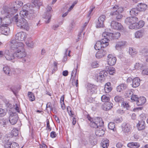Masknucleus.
I'll return each mask as SVG.
<instances>
[{"label": "nucleus", "instance_id": "f257e3e1", "mask_svg": "<svg viewBox=\"0 0 148 148\" xmlns=\"http://www.w3.org/2000/svg\"><path fill=\"white\" fill-rule=\"evenodd\" d=\"M12 49L15 50L14 55L15 57L21 60V62H25L27 58L26 53L24 48V44L22 42H17L15 40L11 42L10 45Z\"/></svg>", "mask_w": 148, "mask_h": 148}, {"label": "nucleus", "instance_id": "f03ea898", "mask_svg": "<svg viewBox=\"0 0 148 148\" xmlns=\"http://www.w3.org/2000/svg\"><path fill=\"white\" fill-rule=\"evenodd\" d=\"M23 4V3L21 1H16L11 3L9 7L4 8L1 13L2 14L7 15V16L11 17Z\"/></svg>", "mask_w": 148, "mask_h": 148}, {"label": "nucleus", "instance_id": "7ed1b4c3", "mask_svg": "<svg viewBox=\"0 0 148 148\" xmlns=\"http://www.w3.org/2000/svg\"><path fill=\"white\" fill-rule=\"evenodd\" d=\"M34 8L32 4H27L24 5L20 13L21 17H25L28 19H32L33 18V15L34 13V10L32 9Z\"/></svg>", "mask_w": 148, "mask_h": 148}, {"label": "nucleus", "instance_id": "20e7f679", "mask_svg": "<svg viewBox=\"0 0 148 148\" xmlns=\"http://www.w3.org/2000/svg\"><path fill=\"white\" fill-rule=\"evenodd\" d=\"M5 17L3 18L0 29L2 34L8 35L10 32V29L8 26L12 22L11 17L5 15Z\"/></svg>", "mask_w": 148, "mask_h": 148}, {"label": "nucleus", "instance_id": "39448f33", "mask_svg": "<svg viewBox=\"0 0 148 148\" xmlns=\"http://www.w3.org/2000/svg\"><path fill=\"white\" fill-rule=\"evenodd\" d=\"M21 19L18 20V14H16L14 16H12L11 17L12 21H14L16 22L17 26L19 28L24 29L28 31L29 30V28L28 23L25 19V17H21Z\"/></svg>", "mask_w": 148, "mask_h": 148}, {"label": "nucleus", "instance_id": "423d86ee", "mask_svg": "<svg viewBox=\"0 0 148 148\" xmlns=\"http://www.w3.org/2000/svg\"><path fill=\"white\" fill-rule=\"evenodd\" d=\"M112 10L110 13V15L116 16V19L117 21H119L123 16L121 14L123 10V8L116 5L112 8Z\"/></svg>", "mask_w": 148, "mask_h": 148}, {"label": "nucleus", "instance_id": "0eeeda50", "mask_svg": "<svg viewBox=\"0 0 148 148\" xmlns=\"http://www.w3.org/2000/svg\"><path fill=\"white\" fill-rule=\"evenodd\" d=\"M90 125L92 128L96 129L99 127H101L103 125V122L101 118L97 117L92 120L89 123Z\"/></svg>", "mask_w": 148, "mask_h": 148}, {"label": "nucleus", "instance_id": "6e6552de", "mask_svg": "<svg viewBox=\"0 0 148 148\" xmlns=\"http://www.w3.org/2000/svg\"><path fill=\"white\" fill-rule=\"evenodd\" d=\"M26 37L25 33L23 32H20L16 34L14 37V39L12 40H12H15L17 42H19L18 41H22L24 40L26 38Z\"/></svg>", "mask_w": 148, "mask_h": 148}, {"label": "nucleus", "instance_id": "1a4fd4ad", "mask_svg": "<svg viewBox=\"0 0 148 148\" xmlns=\"http://www.w3.org/2000/svg\"><path fill=\"white\" fill-rule=\"evenodd\" d=\"M18 117L17 113L16 112H12L10 114L9 117V121L12 125L15 124L18 120Z\"/></svg>", "mask_w": 148, "mask_h": 148}, {"label": "nucleus", "instance_id": "9d476101", "mask_svg": "<svg viewBox=\"0 0 148 148\" xmlns=\"http://www.w3.org/2000/svg\"><path fill=\"white\" fill-rule=\"evenodd\" d=\"M138 21V18L136 17H130L125 19V22L126 24L130 26L134 25L135 23Z\"/></svg>", "mask_w": 148, "mask_h": 148}, {"label": "nucleus", "instance_id": "9b49d317", "mask_svg": "<svg viewBox=\"0 0 148 148\" xmlns=\"http://www.w3.org/2000/svg\"><path fill=\"white\" fill-rule=\"evenodd\" d=\"M103 37L104 38L100 41L102 44L104 45H106V47L108 45V42L110 40V38L108 36V32H103L102 35Z\"/></svg>", "mask_w": 148, "mask_h": 148}, {"label": "nucleus", "instance_id": "f8f14e48", "mask_svg": "<svg viewBox=\"0 0 148 148\" xmlns=\"http://www.w3.org/2000/svg\"><path fill=\"white\" fill-rule=\"evenodd\" d=\"M106 18L105 15H103L101 16L98 18V21L96 23V27L97 28L103 27L104 26V22Z\"/></svg>", "mask_w": 148, "mask_h": 148}, {"label": "nucleus", "instance_id": "ddd939ff", "mask_svg": "<svg viewBox=\"0 0 148 148\" xmlns=\"http://www.w3.org/2000/svg\"><path fill=\"white\" fill-rule=\"evenodd\" d=\"M110 25L112 28L116 30H122L123 28V26L120 23L114 21L111 22Z\"/></svg>", "mask_w": 148, "mask_h": 148}, {"label": "nucleus", "instance_id": "4468645a", "mask_svg": "<svg viewBox=\"0 0 148 148\" xmlns=\"http://www.w3.org/2000/svg\"><path fill=\"white\" fill-rule=\"evenodd\" d=\"M47 12L44 15L43 17L46 19L45 21V22L47 23H49L51 18V15L49 12L52 10V8L50 6L48 7L47 8Z\"/></svg>", "mask_w": 148, "mask_h": 148}, {"label": "nucleus", "instance_id": "2eb2a0df", "mask_svg": "<svg viewBox=\"0 0 148 148\" xmlns=\"http://www.w3.org/2000/svg\"><path fill=\"white\" fill-rule=\"evenodd\" d=\"M122 130L124 134H128L131 129V126L128 123H123L122 125Z\"/></svg>", "mask_w": 148, "mask_h": 148}, {"label": "nucleus", "instance_id": "dca6fc26", "mask_svg": "<svg viewBox=\"0 0 148 148\" xmlns=\"http://www.w3.org/2000/svg\"><path fill=\"white\" fill-rule=\"evenodd\" d=\"M144 22L142 21H139L138 23H135L134 25H131L129 26V27L130 29H138L139 28L143 27L144 25Z\"/></svg>", "mask_w": 148, "mask_h": 148}, {"label": "nucleus", "instance_id": "f3484780", "mask_svg": "<svg viewBox=\"0 0 148 148\" xmlns=\"http://www.w3.org/2000/svg\"><path fill=\"white\" fill-rule=\"evenodd\" d=\"M107 60L108 64L109 65L113 66L115 64L116 59L115 57L111 54H109L108 56Z\"/></svg>", "mask_w": 148, "mask_h": 148}, {"label": "nucleus", "instance_id": "a211bd4d", "mask_svg": "<svg viewBox=\"0 0 148 148\" xmlns=\"http://www.w3.org/2000/svg\"><path fill=\"white\" fill-rule=\"evenodd\" d=\"M113 104L110 102H108L105 103L102 106V108L104 110H109L112 108Z\"/></svg>", "mask_w": 148, "mask_h": 148}, {"label": "nucleus", "instance_id": "6ab92c4d", "mask_svg": "<svg viewBox=\"0 0 148 148\" xmlns=\"http://www.w3.org/2000/svg\"><path fill=\"white\" fill-rule=\"evenodd\" d=\"M4 56L6 59L8 60H10L13 59L15 57L14 55V53L12 54L10 53L8 50H6L4 52Z\"/></svg>", "mask_w": 148, "mask_h": 148}, {"label": "nucleus", "instance_id": "aec40b11", "mask_svg": "<svg viewBox=\"0 0 148 148\" xmlns=\"http://www.w3.org/2000/svg\"><path fill=\"white\" fill-rule=\"evenodd\" d=\"M108 36L110 38L111 40L112 39H118L119 38L121 35L120 33L116 32L114 33H109L108 32Z\"/></svg>", "mask_w": 148, "mask_h": 148}, {"label": "nucleus", "instance_id": "412c9836", "mask_svg": "<svg viewBox=\"0 0 148 148\" xmlns=\"http://www.w3.org/2000/svg\"><path fill=\"white\" fill-rule=\"evenodd\" d=\"M107 54V52L104 49H101L98 51L96 54V57L98 58H100L104 56Z\"/></svg>", "mask_w": 148, "mask_h": 148}, {"label": "nucleus", "instance_id": "4be33fe9", "mask_svg": "<svg viewBox=\"0 0 148 148\" xmlns=\"http://www.w3.org/2000/svg\"><path fill=\"white\" fill-rule=\"evenodd\" d=\"M140 79L138 77L134 78L132 79V87L135 88L138 86L140 85Z\"/></svg>", "mask_w": 148, "mask_h": 148}, {"label": "nucleus", "instance_id": "5701e85b", "mask_svg": "<svg viewBox=\"0 0 148 148\" xmlns=\"http://www.w3.org/2000/svg\"><path fill=\"white\" fill-rule=\"evenodd\" d=\"M137 126L139 130H143L145 129L146 126L145 122L142 120L139 121Z\"/></svg>", "mask_w": 148, "mask_h": 148}, {"label": "nucleus", "instance_id": "b1692460", "mask_svg": "<svg viewBox=\"0 0 148 148\" xmlns=\"http://www.w3.org/2000/svg\"><path fill=\"white\" fill-rule=\"evenodd\" d=\"M127 146L130 148H138L140 147V144L138 142H132L128 143Z\"/></svg>", "mask_w": 148, "mask_h": 148}, {"label": "nucleus", "instance_id": "393cba45", "mask_svg": "<svg viewBox=\"0 0 148 148\" xmlns=\"http://www.w3.org/2000/svg\"><path fill=\"white\" fill-rule=\"evenodd\" d=\"M96 86L92 84L89 85L88 88V92L90 94L95 92L96 89Z\"/></svg>", "mask_w": 148, "mask_h": 148}, {"label": "nucleus", "instance_id": "a878e982", "mask_svg": "<svg viewBox=\"0 0 148 148\" xmlns=\"http://www.w3.org/2000/svg\"><path fill=\"white\" fill-rule=\"evenodd\" d=\"M146 99L144 97H139L136 104L138 106H141L146 102Z\"/></svg>", "mask_w": 148, "mask_h": 148}, {"label": "nucleus", "instance_id": "bb28decb", "mask_svg": "<svg viewBox=\"0 0 148 148\" xmlns=\"http://www.w3.org/2000/svg\"><path fill=\"white\" fill-rule=\"evenodd\" d=\"M126 43L125 41H120L118 42L115 46L116 49L117 50L121 49L125 45Z\"/></svg>", "mask_w": 148, "mask_h": 148}, {"label": "nucleus", "instance_id": "cd10ccee", "mask_svg": "<svg viewBox=\"0 0 148 148\" xmlns=\"http://www.w3.org/2000/svg\"><path fill=\"white\" fill-rule=\"evenodd\" d=\"M106 45H103L100 41H98L96 42L94 48L96 50H98L101 49L102 48H103L106 47Z\"/></svg>", "mask_w": 148, "mask_h": 148}, {"label": "nucleus", "instance_id": "c85d7f7f", "mask_svg": "<svg viewBox=\"0 0 148 148\" xmlns=\"http://www.w3.org/2000/svg\"><path fill=\"white\" fill-rule=\"evenodd\" d=\"M99 127L95 131V134L98 136H102L104 134V132L101 128Z\"/></svg>", "mask_w": 148, "mask_h": 148}, {"label": "nucleus", "instance_id": "c756f323", "mask_svg": "<svg viewBox=\"0 0 148 148\" xmlns=\"http://www.w3.org/2000/svg\"><path fill=\"white\" fill-rule=\"evenodd\" d=\"M144 34V30L141 29L136 32L135 33V37L136 38H142Z\"/></svg>", "mask_w": 148, "mask_h": 148}, {"label": "nucleus", "instance_id": "7c9ffc66", "mask_svg": "<svg viewBox=\"0 0 148 148\" xmlns=\"http://www.w3.org/2000/svg\"><path fill=\"white\" fill-rule=\"evenodd\" d=\"M127 87V85L125 84H122L118 86L116 90L118 92H121L126 89Z\"/></svg>", "mask_w": 148, "mask_h": 148}, {"label": "nucleus", "instance_id": "2f4dec72", "mask_svg": "<svg viewBox=\"0 0 148 148\" xmlns=\"http://www.w3.org/2000/svg\"><path fill=\"white\" fill-rule=\"evenodd\" d=\"M147 8V5L145 4L140 3L137 5V8L139 11H143L145 10Z\"/></svg>", "mask_w": 148, "mask_h": 148}, {"label": "nucleus", "instance_id": "473e14b6", "mask_svg": "<svg viewBox=\"0 0 148 148\" xmlns=\"http://www.w3.org/2000/svg\"><path fill=\"white\" fill-rule=\"evenodd\" d=\"M112 90V88L111 87V84L110 82L106 83L105 85L104 88V90L105 92L106 93H108L110 92Z\"/></svg>", "mask_w": 148, "mask_h": 148}, {"label": "nucleus", "instance_id": "72a5a7b5", "mask_svg": "<svg viewBox=\"0 0 148 148\" xmlns=\"http://www.w3.org/2000/svg\"><path fill=\"white\" fill-rule=\"evenodd\" d=\"M109 145V141L108 139H103L101 143V145L103 148H107Z\"/></svg>", "mask_w": 148, "mask_h": 148}, {"label": "nucleus", "instance_id": "f704fd0d", "mask_svg": "<svg viewBox=\"0 0 148 148\" xmlns=\"http://www.w3.org/2000/svg\"><path fill=\"white\" fill-rule=\"evenodd\" d=\"M3 70L4 73L9 76L12 75V73L10 68L8 66H4L3 68Z\"/></svg>", "mask_w": 148, "mask_h": 148}, {"label": "nucleus", "instance_id": "c9c22d12", "mask_svg": "<svg viewBox=\"0 0 148 148\" xmlns=\"http://www.w3.org/2000/svg\"><path fill=\"white\" fill-rule=\"evenodd\" d=\"M78 65V64L77 63L76 67L74 68L73 70L72 71L71 74V79H72V77L78 78V76H77L76 75Z\"/></svg>", "mask_w": 148, "mask_h": 148}, {"label": "nucleus", "instance_id": "e433bc0d", "mask_svg": "<svg viewBox=\"0 0 148 148\" xmlns=\"http://www.w3.org/2000/svg\"><path fill=\"white\" fill-rule=\"evenodd\" d=\"M136 50L132 47L130 48L129 49V53L132 57H134L137 53Z\"/></svg>", "mask_w": 148, "mask_h": 148}, {"label": "nucleus", "instance_id": "4c0bfd02", "mask_svg": "<svg viewBox=\"0 0 148 148\" xmlns=\"http://www.w3.org/2000/svg\"><path fill=\"white\" fill-rule=\"evenodd\" d=\"M26 43L28 47L30 48H33L34 47V43L30 38L28 39V40L26 41Z\"/></svg>", "mask_w": 148, "mask_h": 148}, {"label": "nucleus", "instance_id": "58836bf2", "mask_svg": "<svg viewBox=\"0 0 148 148\" xmlns=\"http://www.w3.org/2000/svg\"><path fill=\"white\" fill-rule=\"evenodd\" d=\"M138 10L137 8H133L130 11V14L131 15H136L138 14Z\"/></svg>", "mask_w": 148, "mask_h": 148}, {"label": "nucleus", "instance_id": "ea45409f", "mask_svg": "<svg viewBox=\"0 0 148 148\" xmlns=\"http://www.w3.org/2000/svg\"><path fill=\"white\" fill-rule=\"evenodd\" d=\"M115 101L116 102L122 103L123 101V99L121 96L117 95L115 96L114 98Z\"/></svg>", "mask_w": 148, "mask_h": 148}, {"label": "nucleus", "instance_id": "a19ab883", "mask_svg": "<svg viewBox=\"0 0 148 148\" xmlns=\"http://www.w3.org/2000/svg\"><path fill=\"white\" fill-rule=\"evenodd\" d=\"M28 96L29 100L31 101H33L35 100V97L34 95L31 92H28Z\"/></svg>", "mask_w": 148, "mask_h": 148}, {"label": "nucleus", "instance_id": "79ce46f5", "mask_svg": "<svg viewBox=\"0 0 148 148\" xmlns=\"http://www.w3.org/2000/svg\"><path fill=\"white\" fill-rule=\"evenodd\" d=\"M72 80V84L73 86H76L77 87L78 86V78L72 77V79H71Z\"/></svg>", "mask_w": 148, "mask_h": 148}, {"label": "nucleus", "instance_id": "37998d69", "mask_svg": "<svg viewBox=\"0 0 148 148\" xmlns=\"http://www.w3.org/2000/svg\"><path fill=\"white\" fill-rule=\"evenodd\" d=\"M18 135V131L16 129H13L11 133V137L14 136H16Z\"/></svg>", "mask_w": 148, "mask_h": 148}, {"label": "nucleus", "instance_id": "c03bdc74", "mask_svg": "<svg viewBox=\"0 0 148 148\" xmlns=\"http://www.w3.org/2000/svg\"><path fill=\"white\" fill-rule=\"evenodd\" d=\"M101 100L102 101L106 103L109 102L110 98L106 95H103L101 97Z\"/></svg>", "mask_w": 148, "mask_h": 148}, {"label": "nucleus", "instance_id": "a18cd8bd", "mask_svg": "<svg viewBox=\"0 0 148 148\" xmlns=\"http://www.w3.org/2000/svg\"><path fill=\"white\" fill-rule=\"evenodd\" d=\"M131 97V99L133 101H136V102L139 98L138 95H132Z\"/></svg>", "mask_w": 148, "mask_h": 148}, {"label": "nucleus", "instance_id": "49530a36", "mask_svg": "<svg viewBox=\"0 0 148 148\" xmlns=\"http://www.w3.org/2000/svg\"><path fill=\"white\" fill-rule=\"evenodd\" d=\"M108 128L111 130H114L115 127V124L113 122H110L108 125Z\"/></svg>", "mask_w": 148, "mask_h": 148}, {"label": "nucleus", "instance_id": "de8ad7c7", "mask_svg": "<svg viewBox=\"0 0 148 148\" xmlns=\"http://www.w3.org/2000/svg\"><path fill=\"white\" fill-rule=\"evenodd\" d=\"M7 123L8 120L6 119H3L0 121V124L3 127H5V125Z\"/></svg>", "mask_w": 148, "mask_h": 148}, {"label": "nucleus", "instance_id": "09e8293b", "mask_svg": "<svg viewBox=\"0 0 148 148\" xmlns=\"http://www.w3.org/2000/svg\"><path fill=\"white\" fill-rule=\"evenodd\" d=\"M32 5H33L34 8H35L34 7H36L37 9H38L39 8L40 6L42 5V3L39 2H38L37 3H36V4H32Z\"/></svg>", "mask_w": 148, "mask_h": 148}, {"label": "nucleus", "instance_id": "8fccbe9b", "mask_svg": "<svg viewBox=\"0 0 148 148\" xmlns=\"http://www.w3.org/2000/svg\"><path fill=\"white\" fill-rule=\"evenodd\" d=\"M109 73L110 75H113L115 73V69L113 67H110L109 68Z\"/></svg>", "mask_w": 148, "mask_h": 148}, {"label": "nucleus", "instance_id": "3c124183", "mask_svg": "<svg viewBox=\"0 0 148 148\" xmlns=\"http://www.w3.org/2000/svg\"><path fill=\"white\" fill-rule=\"evenodd\" d=\"M11 145V148H19L18 145L16 143L13 142Z\"/></svg>", "mask_w": 148, "mask_h": 148}, {"label": "nucleus", "instance_id": "603ef678", "mask_svg": "<svg viewBox=\"0 0 148 148\" xmlns=\"http://www.w3.org/2000/svg\"><path fill=\"white\" fill-rule=\"evenodd\" d=\"M100 73L101 74V75L103 76V77H105L107 75L108 73L106 71L103 70L102 71H101Z\"/></svg>", "mask_w": 148, "mask_h": 148}, {"label": "nucleus", "instance_id": "864d4df0", "mask_svg": "<svg viewBox=\"0 0 148 148\" xmlns=\"http://www.w3.org/2000/svg\"><path fill=\"white\" fill-rule=\"evenodd\" d=\"M122 106H123L125 108H126V109H128L129 105L128 103L126 102L123 101L122 103Z\"/></svg>", "mask_w": 148, "mask_h": 148}, {"label": "nucleus", "instance_id": "5fc2aeb1", "mask_svg": "<svg viewBox=\"0 0 148 148\" xmlns=\"http://www.w3.org/2000/svg\"><path fill=\"white\" fill-rule=\"evenodd\" d=\"M6 114L5 111L3 109L0 108V117H2L4 116Z\"/></svg>", "mask_w": 148, "mask_h": 148}, {"label": "nucleus", "instance_id": "6e6d98bb", "mask_svg": "<svg viewBox=\"0 0 148 148\" xmlns=\"http://www.w3.org/2000/svg\"><path fill=\"white\" fill-rule=\"evenodd\" d=\"M91 66L93 68H96L99 66V64L97 62H94L91 64Z\"/></svg>", "mask_w": 148, "mask_h": 148}, {"label": "nucleus", "instance_id": "4d7b16f0", "mask_svg": "<svg viewBox=\"0 0 148 148\" xmlns=\"http://www.w3.org/2000/svg\"><path fill=\"white\" fill-rule=\"evenodd\" d=\"M47 129H48L49 131H51V128L50 127L49 125V122L48 119H47Z\"/></svg>", "mask_w": 148, "mask_h": 148}, {"label": "nucleus", "instance_id": "13d9d810", "mask_svg": "<svg viewBox=\"0 0 148 148\" xmlns=\"http://www.w3.org/2000/svg\"><path fill=\"white\" fill-rule=\"evenodd\" d=\"M12 143L11 142H8L5 143L4 145V147L5 148H11Z\"/></svg>", "mask_w": 148, "mask_h": 148}, {"label": "nucleus", "instance_id": "bf43d9fd", "mask_svg": "<svg viewBox=\"0 0 148 148\" xmlns=\"http://www.w3.org/2000/svg\"><path fill=\"white\" fill-rule=\"evenodd\" d=\"M104 78V77H103L102 75H101V74L99 73V75H98L97 77V79L98 80V81H101L103 79V78Z\"/></svg>", "mask_w": 148, "mask_h": 148}, {"label": "nucleus", "instance_id": "052dcab7", "mask_svg": "<svg viewBox=\"0 0 148 148\" xmlns=\"http://www.w3.org/2000/svg\"><path fill=\"white\" fill-rule=\"evenodd\" d=\"M50 108L51 110H53V107H52L51 106V103L50 102L48 103L46 105V108Z\"/></svg>", "mask_w": 148, "mask_h": 148}, {"label": "nucleus", "instance_id": "680f3d73", "mask_svg": "<svg viewBox=\"0 0 148 148\" xmlns=\"http://www.w3.org/2000/svg\"><path fill=\"white\" fill-rule=\"evenodd\" d=\"M142 73L143 75H148V68L143 70L142 71Z\"/></svg>", "mask_w": 148, "mask_h": 148}, {"label": "nucleus", "instance_id": "e2e57ef3", "mask_svg": "<svg viewBox=\"0 0 148 148\" xmlns=\"http://www.w3.org/2000/svg\"><path fill=\"white\" fill-rule=\"evenodd\" d=\"M77 1H74L73 2V4L69 8L68 10V11H69L70 10H72L73 8L74 7L75 5L77 3Z\"/></svg>", "mask_w": 148, "mask_h": 148}, {"label": "nucleus", "instance_id": "0e129e2a", "mask_svg": "<svg viewBox=\"0 0 148 148\" xmlns=\"http://www.w3.org/2000/svg\"><path fill=\"white\" fill-rule=\"evenodd\" d=\"M116 112L118 114H123L125 112L123 110H121V109H119L117 110Z\"/></svg>", "mask_w": 148, "mask_h": 148}, {"label": "nucleus", "instance_id": "69168bd1", "mask_svg": "<svg viewBox=\"0 0 148 148\" xmlns=\"http://www.w3.org/2000/svg\"><path fill=\"white\" fill-rule=\"evenodd\" d=\"M50 136L52 138H54L56 137V132H52L50 133Z\"/></svg>", "mask_w": 148, "mask_h": 148}, {"label": "nucleus", "instance_id": "338daca9", "mask_svg": "<svg viewBox=\"0 0 148 148\" xmlns=\"http://www.w3.org/2000/svg\"><path fill=\"white\" fill-rule=\"evenodd\" d=\"M141 67V64L139 63H136L135 65V68L136 69H139Z\"/></svg>", "mask_w": 148, "mask_h": 148}, {"label": "nucleus", "instance_id": "774afa93", "mask_svg": "<svg viewBox=\"0 0 148 148\" xmlns=\"http://www.w3.org/2000/svg\"><path fill=\"white\" fill-rule=\"evenodd\" d=\"M126 94L128 97H131L133 94V92L130 90H128Z\"/></svg>", "mask_w": 148, "mask_h": 148}]
</instances>
